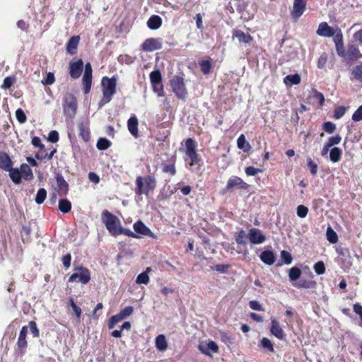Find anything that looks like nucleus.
Instances as JSON below:
<instances>
[{"mask_svg":"<svg viewBox=\"0 0 362 362\" xmlns=\"http://www.w3.org/2000/svg\"><path fill=\"white\" fill-rule=\"evenodd\" d=\"M101 220L107 230L112 236L117 237L119 235H125L134 238H139V235L134 233L131 230L123 228L121 226L120 220L107 210L103 211L101 214Z\"/></svg>","mask_w":362,"mask_h":362,"instance_id":"f257e3e1","label":"nucleus"},{"mask_svg":"<svg viewBox=\"0 0 362 362\" xmlns=\"http://www.w3.org/2000/svg\"><path fill=\"white\" fill-rule=\"evenodd\" d=\"M117 76H112L111 78L103 76L101 80V89L103 97L99 101L98 105L100 107L104 106L110 103L113 95L117 91Z\"/></svg>","mask_w":362,"mask_h":362,"instance_id":"f03ea898","label":"nucleus"},{"mask_svg":"<svg viewBox=\"0 0 362 362\" xmlns=\"http://www.w3.org/2000/svg\"><path fill=\"white\" fill-rule=\"evenodd\" d=\"M135 185L134 192L136 195L148 196L156 189L157 182L153 175L138 176L135 180Z\"/></svg>","mask_w":362,"mask_h":362,"instance_id":"7ed1b4c3","label":"nucleus"},{"mask_svg":"<svg viewBox=\"0 0 362 362\" xmlns=\"http://www.w3.org/2000/svg\"><path fill=\"white\" fill-rule=\"evenodd\" d=\"M74 272L69 277V282L80 283L82 285L88 284L91 279L90 270L83 265H76L74 264Z\"/></svg>","mask_w":362,"mask_h":362,"instance_id":"20e7f679","label":"nucleus"},{"mask_svg":"<svg viewBox=\"0 0 362 362\" xmlns=\"http://www.w3.org/2000/svg\"><path fill=\"white\" fill-rule=\"evenodd\" d=\"M170 86L177 98L184 101L186 100L188 93L183 77L177 75L174 76L170 80Z\"/></svg>","mask_w":362,"mask_h":362,"instance_id":"39448f33","label":"nucleus"},{"mask_svg":"<svg viewBox=\"0 0 362 362\" xmlns=\"http://www.w3.org/2000/svg\"><path fill=\"white\" fill-rule=\"evenodd\" d=\"M196 147V142L193 139L189 138L185 141L186 157L185 158V160H189V165L190 168L198 164L201 161V158L197 152Z\"/></svg>","mask_w":362,"mask_h":362,"instance_id":"423d86ee","label":"nucleus"},{"mask_svg":"<svg viewBox=\"0 0 362 362\" xmlns=\"http://www.w3.org/2000/svg\"><path fill=\"white\" fill-rule=\"evenodd\" d=\"M63 110L66 117L72 118L75 116L77 110V100L73 94L67 93L64 96Z\"/></svg>","mask_w":362,"mask_h":362,"instance_id":"0eeeda50","label":"nucleus"},{"mask_svg":"<svg viewBox=\"0 0 362 362\" xmlns=\"http://www.w3.org/2000/svg\"><path fill=\"white\" fill-rule=\"evenodd\" d=\"M249 187L250 185L244 182L240 177L238 176H232L228 179L224 191L232 192L235 189L247 190Z\"/></svg>","mask_w":362,"mask_h":362,"instance_id":"6e6552de","label":"nucleus"},{"mask_svg":"<svg viewBox=\"0 0 362 362\" xmlns=\"http://www.w3.org/2000/svg\"><path fill=\"white\" fill-rule=\"evenodd\" d=\"M307 0H293V8L291 11L292 18L296 21L306 9Z\"/></svg>","mask_w":362,"mask_h":362,"instance_id":"1a4fd4ad","label":"nucleus"},{"mask_svg":"<svg viewBox=\"0 0 362 362\" xmlns=\"http://www.w3.org/2000/svg\"><path fill=\"white\" fill-rule=\"evenodd\" d=\"M92 66L90 63L88 62L85 65L84 74L82 78V83L83 86V91L85 94H88L92 86Z\"/></svg>","mask_w":362,"mask_h":362,"instance_id":"9d476101","label":"nucleus"},{"mask_svg":"<svg viewBox=\"0 0 362 362\" xmlns=\"http://www.w3.org/2000/svg\"><path fill=\"white\" fill-rule=\"evenodd\" d=\"M163 47L161 40L159 38H148L141 45V49L144 52H153L160 49Z\"/></svg>","mask_w":362,"mask_h":362,"instance_id":"9b49d317","label":"nucleus"},{"mask_svg":"<svg viewBox=\"0 0 362 362\" xmlns=\"http://www.w3.org/2000/svg\"><path fill=\"white\" fill-rule=\"evenodd\" d=\"M27 334L28 327L26 326H23L20 331L16 344L18 349L21 355L25 354V349L28 346V341L26 339Z\"/></svg>","mask_w":362,"mask_h":362,"instance_id":"f8f14e48","label":"nucleus"},{"mask_svg":"<svg viewBox=\"0 0 362 362\" xmlns=\"http://www.w3.org/2000/svg\"><path fill=\"white\" fill-rule=\"evenodd\" d=\"M83 62L79 59L76 62L69 63V75L72 78H78L83 71Z\"/></svg>","mask_w":362,"mask_h":362,"instance_id":"ddd939ff","label":"nucleus"},{"mask_svg":"<svg viewBox=\"0 0 362 362\" xmlns=\"http://www.w3.org/2000/svg\"><path fill=\"white\" fill-rule=\"evenodd\" d=\"M247 238L252 244L258 245L263 243L266 240V236L258 228H252L249 230Z\"/></svg>","mask_w":362,"mask_h":362,"instance_id":"4468645a","label":"nucleus"},{"mask_svg":"<svg viewBox=\"0 0 362 362\" xmlns=\"http://www.w3.org/2000/svg\"><path fill=\"white\" fill-rule=\"evenodd\" d=\"M133 228L136 234L138 233L142 235L155 238L153 233L141 221L135 222L133 225Z\"/></svg>","mask_w":362,"mask_h":362,"instance_id":"2eb2a0df","label":"nucleus"},{"mask_svg":"<svg viewBox=\"0 0 362 362\" xmlns=\"http://www.w3.org/2000/svg\"><path fill=\"white\" fill-rule=\"evenodd\" d=\"M317 34L320 36L327 37L333 36L334 37L336 35L334 29L332 27L329 26L326 22H322L320 23L318 28L317 30Z\"/></svg>","mask_w":362,"mask_h":362,"instance_id":"dca6fc26","label":"nucleus"},{"mask_svg":"<svg viewBox=\"0 0 362 362\" xmlns=\"http://www.w3.org/2000/svg\"><path fill=\"white\" fill-rule=\"evenodd\" d=\"M334 41L335 43L336 51L339 56L344 58L346 52L344 44H343V35L341 31L339 30V32L335 35L334 37Z\"/></svg>","mask_w":362,"mask_h":362,"instance_id":"f3484780","label":"nucleus"},{"mask_svg":"<svg viewBox=\"0 0 362 362\" xmlns=\"http://www.w3.org/2000/svg\"><path fill=\"white\" fill-rule=\"evenodd\" d=\"M79 136L85 141L88 142L90 139V131L88 121H82L78 124Z\"/></svg>","mask_w":362,"mask_h":362,"instance_id":"a211bd4d","label":"nucleus"},{"mask_svg":"<svg viewBox=\"0 0 362 362\" xmlns=\"http://www.w3.org/2000/svg\"><path fill=\"white\" fill-rule=\"evenodd\" d=\"M56 181L58 187L59 195L61 197L66 196L68 194L69 189V184L61 174H57L56 175Z\"/></svg>","mask_w":362,"mask_h":362,"instance_id":"6ab92c4d","label":"nucleus"},{"mask_svg":"<svg viewBox=\"0 0 362 362\" xmlns=\"http://www.w3.org/2000/svg\"><path fill=\"white\" fill-rule=\"evenodd\" d=\"M362 57L358 48L354 45H349L347 47L344 59L349 61L357 60Z\"/></svg>","mask_w":362,"mask_h":362,"instance_id":"aec40b11","label":"nucleus"},{"mask_svg":"<svg viewBox=\"0 0 362 362\" xmlns=\"http://www.w3.org/2000/svg\"><path fill=\"white\" fill-rule=\"evenodd\" d=\"M270 332L272 334L275 336L279 339H283L285 337V333L282 329L279 322L275 319H272L271 321Z\"/></svg>","mask_w":362,"mask_h":362,"instance_id":"412c9836","label":"nucleus"},{"mask_svg":"<svg viewBox=\"0 0 362 362\" xmlns=\"http://www.w3.org/2000/svg\"><path fill=\"white\" fill-rule=\"evenodd\" d=\"M80 36L74 35L72 36L66 45V52L71 55H74L76 53L77 47L79 44Z\"/></svg>","mask_w":362,"mask_h":362,"instance_id":"4be33fe9","label":"nucleus"},{"mask_svg":"<svg viewBox=\"0 0 362 362\" xmlns=\"http://www.w3.org/2000/svg\"><path fill=\"white\" fill-rule=\"evenodd\" d=\"M233 37H236L239 42L250 44L253 40V37L249 33H245L241 30H235L233 32Z\"/></svg>","mask_w":362,"mask_h":362,"instance_id":"5701e85b","label":"nucleus"},{"mask_svg":"<svg viewBox=\"0 0 362 362\" xmlns=\"http://www.w3.org/2000/svg\"><path fill=\"white\" fill-rule=\"evenodd\" d=\"M138 125L139 122L136 116H132L127 121L128 130L135 138L139 136Z\"/></svg>","mask_w":362,"mask_h":362,"instance_id":"b1692460","label":"nucleus"},{"mask_svg":"<svg viewBox=\"0 0 362 362\" xmlns=\"http://www.w3.org/2000/svg\"><path fill=\"white\" fill-rule=\"evenodd\" d=\"M13 166V162L10 156L5 152L0 151V168L6 170Z\"/></svg>","mask_w":362,"mask_h":362,"instance_id":"393cba45","label":"nucleus"},{"mask_svg":"<svg viewBox=\"0 0 362 362\" xmlns=\"http://www.w3.org/2000/svg\"><path fill=\"white\" fill-rule=\"evenodd\" d=\"M259 258L262 262L269 266L274 264L276 260L274 253L271 250L263 251L260 254Z\"/></svg>","mask_w":362,"mask_h":362,"instance_id":"a878e982","label":"nucleus"},{"mask_svg":"<svg viewBox=\"0 0 362 362\" xmlns=\"http://www.w3.org/2000/svg\"><path fill=\"white\" fill-rule=\"evenodd\" d=\"M162 18L158 15L151 16L148 21L147 26L151 30H157L162 25Z\"/></svg>","mask_w":362,"mask_h":362,"instance_id":"bb28decb","label":"nucleus"},{"mask_svg":"<svg viewBox=\"0 0 362 362\" xmlns=\"http://www.w3.org/2000/svg\"><path fill=\"white\" fill-rule=\"evenodd\" d=\"M19 172H21V175L22 178L25 180H31L33 179V173L31 168L28 165L25 163H23L20 166Z\"/></svg>","mask_w":362,"mask_h":362,"instance_id":"cd10ccee","label":"nucleus"},{"mask_svg":"<svg viewBox=\"0 0 362 362\" xmlns=\"http://www.w3.org/2000/svg\"><path fill=\"white\" fill-rule=\"evenodd\" d=\"M212 61L211 57H208L207 59L199 62L200 70L204 74L208 75L211 72Z\"/></svg>","mask_w":362,"mask_h":362,"instance_id":"c85d7f7f","label":"nucleus"},{"mask_svg":"<svg viewBox=\"0 0 362 362\" xmlns=\"http://www.w3.org/2000/svg\"><path fill=\"white\" fill-rule=\"evenodd\" d=\"M6 171L9 172L10 178L16 185H19L21 182L22 177L18 168H13L12 166L10 170Z\"/></svg>","mask_w":362,"mask_h":362,"instance_id":"c756f323","label":"nucleus"},{"mask_svg":"<svg viewBox=\"0 0 362 362\" xmlns=\"http://www.w3.org/2000/svg\"><path fill=\"white\" fill-rule=\"evenodd\" d=\"M156 347L158 350L163 351L168 348V343L165 335L159 334L156 338Z\"/></svg>","mask_w":362,"mask_h":362,"instance_id":"7c9ffc66","label":"nucleus"},{"mask_svg":"<svg viewBox=\"0 0 362 362\" xmlns=\"http://www.w3.org/2000/svg\"><path fill=\"white\" fill-rule=\"evenodd\" d=\"M237 146L238 148L243 150L244 152H249L251 149V145L246 141L244 134L240 135L237 140Z\"/></svg>","mask_w":362,"mask_h":362,"instance_id":"2f4dec72","label":"nucleus"},{"mask_svg":"<svg viewBox=\"0 0 362 362\" xmlns=\"http://www.w3.org/2000/svg\"><path fill=\"white\" fill-rule=\"evenodd\" d=\"M151 272V267H147L145 272L139 274L136 279V282L139 284H148L149 282L148 273Z\"/></svg>","mask_w":362,"mask_h":362,"instance_id":"473e14b6","label":"nucleus"},{"mask_svg":"<svg viewBox=\"0 0 362 362\" xmlns=\"http://www.w3.org/2000/svg\"><path fill=\"white\" fill-rule=\"evenodd\" d=\"M59 209L63 214H67L71 210V203L67 199H61L59 201Z\"/></svg>","mask_w":362,"mask_h":362,"instance_id":"72a5a7b5","label":"nucleus"},{"mask_svg":"<svg viewBox=\"0 0 362 362\" xmlns=\"http://www.w3.org/2000/svg\"><path fill=\"white\" fill-rule=\"evenodd\" d=\"M284 82L286 85H298L300 83V76L298 74H290L284 78Z\"/></svg>","mask_w":362,"mask_h":362,"instance_id":"f704fd0d","label":"nucleus"},{"mask_svg":"<svg viewBox=\"0 0 362 362\" xmlns=\"http://www.w3.org/2000/svg\"><path fill=\"white\" fill-rule=\"evenodd\" d=\"M342 151L338 147H334L329 153V158L333 163H337L341 160Z\"/></svg>","mask_w":362,"mask_h":362,"instance_id":"c9c22d12","label":"nucleus"},{"mask_svg":"<svg viewBox=\"0 0 362 362\" xmlns=\"http://www.w3.org/2000/svg\"><path fill=\"white\" fill-rule=\"evenodd\" d=\"M302 274L301 269L297 267H291L288 271V277L291 281L298 280Z\"/></svg>","mask_w":362,"mask_h":362,"instance_id":"e433bc0d","label":"nucleus"},{"mask_svg":"<svg viewBox=\"0 0 362 362\" xmlns=\"http://www.w3.org/2000/svg\"><path fill=\"white\" fill-rule=\"evenodd\" d=\"M351 75L356 81L362 83V63L353 69Z\"/></svg>","mask_w":362,"mask_h":362,"instance_id":"4c0bfd02","label":"nucleus"},{"mask_svg":"<svg viewBox=\"0 0 362 362\" xmlns=\"http://www.w3.org/2000/svg\"><path fill=\"white\" fill-rule=\"evenodd\" d=\"M316 282L315 281H309L305 279H300L296 286L298 288H315Z\"/></svg>","mask_w":362,"mask_h":362,"instance_id":"58836bf2","label":"nucleus"},{"mask_svg":"<svg viewBox=\"0 0 362 362\" xmlns=\"http://www.w3.org/2000/svg\"><path fill=\"white\" fill-rule=\"evenodd\" d=\"M112 143L106 138H100L96 144V147L98 150L103 151L107 149Z\"/></svg>","mask_w":362,"mask_h":362,"instance_id":"ea45409f","label":"nucleus"},{"mask_svg":"<svg viewBox=\"0 0 362 362\" xmlns=\"http://www.w3.org/2000/svg\"><path fill=\"white\" fill-rule=\"evenodd\" d=\"M247 237L245 231L243 229H240L235 235V239L238 245H246V238Z\"/></svg>","mask_w":362,"mask_h":362,"instance_id":"a19ab883","label":"nucleus"},{"mask_svg":"<svg viewBox=\"0 0 362 362\" xmlns=\"http://www.w3.org/2000/svg\"><path fill=\"white\" fill-rule=\"evenodd\" d=\"M46 197H47L46 189L44 188H40L38 189L37 194L35 196V202L37 204H41L45 202Z\"/></svg>","mask_w":362,"mask_h":362,"instance_id":"79ce46f5","label":"nucleus"},{"mask_svg":"<svg viewBox=\"0 0 362 362\" xmlns=\"http://www.w3.org/2000/svg\"><path fill=\"white\" fill-rule=\"evenodd\" d=\"M149 76L151 84L162 83V76L159 70L153 71Z\"/></svg>","mask_w":362,"mask_h":362,"instance_id":"37998d69","label":"nucleus"},{"mask_svg":"<svg viewBox=\"0 0 362 362\" xmlns=\"http://www.w3.org/2000/svg\"><path fill=\"white\" fill-rule=\"evenodd\" d=\"M326 234L327 239L330 243L334 244L338 241L337 234L332 228H327Z\"/></svg>","mask_w":362,"mask_h":362,"instance_id":"c03bdc74","label":"nucleus"},{"mask_svg":"<svg viewBox=\"0 0 362 362\" xmlns=\"http://www.w3.org/2000/svg\"><path fill=\"white\" fill-rule=\"evenodd\" d=\"M260 346L262 348L267 349L269 351L272 353L274 352V349L272 342L271 341L270 339H269L267 337H263L262 339L260 341Z\"/></svg>","mask_w":362,"mask_h":362,"instance_id":"a18cd8bd","label":"nucleus"},{"mask_svg":"<svg viewBox=\"0 0 362 362\" xmlns=\"http://www.w3.org/2000/svg\"><path fill=\"white\" fill-rule=\"evenodd\" d=\"M16 76H8L4 79L3 84L1 85V88L4 89L10 88L12 85L16 82Z\"/></svg>","mask_w":362,"mask_h":362,"instance_id":"49530a36","label":"nucleus"},{"mask_svg":"<svg viewBox=\"0 0 362 362\" xmlns=\"http://www.w3.org/2000/svg\"><path fill=\"white\" fill-rule=\"evenodd\" d=\"M123 319H124L123 317L121 316L119 313L112 316L109 320L108 328L110 329H113L115 327V325L118 322L122 321Z\"/></svg>","mask_w":362,"mask_h":362,"instance_id":"de8ad7c7","label":"nucleus"},{"mask_svg":"<svg viewBox=\"0 0 362 362\" xmlns=\"http://www.w3.org/2000/svg\"><path fill=\"white\" fill-rule=\"evenodd\" d=\"M341 137L339 134H337L335 136L329 137L327 142H326V146L327 147H332L334 145H337L341 142Z\"/></svg>","mask_w":362,"mask_h":362,"instance_id":"09e8293b","label":"nucleus"},{"mask_svg":"<svg viewBox=\"0 0 362 362\" xmlns=\"http://www.w3.org/2000/svg\"><path fill=\"white\" fill-rule=\"evenodd\" d=\"M162 171L164 173H169L171 175H175L176 174V168L175 165V160L171 164H166L163 166Z\"/></svg>","mask_w":362,"mask_h":362,"instance_id":"8fccbe9b","label":"nucleus"},{"mask_svg":"<svg viewBox=\"0 0 362 362\" xmlns=\"http://www.w3.org/2000/svg\"><path fill=\"white\" fill-rule=\"evenodd\" d=\"M281 259L285 264H290L292 262L293 258L291 253L286 250L281 252Z\"/></svg>","mask_w":362,"mask_h":362,"instance_id":"3c124183","label":"nucleus"},{"mask_svg":"<svg viewBox=\"0 0 362 362\" xmlns=\"http://www.w3.org/2000/svg\"><path fill=\"white\" fill-rule=\"evenodd\" d=\"M313 269L315 272L318 275L325 274L326 269L325 263L322 261H319L315 263L314 264Z\"/></svg>","mask_w":362,"mask_h":362,"instance_id":"603ef678","label":"nucleus"},{"mask_svg":"<svg viewBox=\"0 0 362 362\" xmlns=\"http://www.w3.org/2000/svg\"><path fill=\"white\" fill-rule=\"evenodd\" d=\"M307 166L313 175H315L317 173V164L315 163L311 158L307 159Z\"/></svg>","mask_w":362,"mask_h":362,"instance_id":"864d4df0","label":"nucleus"},{"mask_svg":"<svg viewBox=\"0 0 362 362\" xmlns=\"http://www.w3.org/2000/svg\"><path fill=\"white\" fill-rule=\"evenodd\" d=\"M322 129L328 134H332L336 129V125L332 122H325L323 124Z\"/></svg>","mask_w":362,"mask_h":362,"instance_id":"5fc2aeb1","label":"nucleus"},{"mask_svg":"<svg viewBox=\"0 0 362 362\" xmlns=\"http://www.w3.org/2000/svg\"><path fill=\"white\" fill-rule=\"evenodd\" d=\"M16 119L18 121V122L21 124L25 123L27 120V117H26L25 112L21 108H18L16 110Z\"/></svg>","mask_w":362,"mask_h":362,"instance_id":"6e6d98bb","label":"nucleus"},{"mask_svg":"<svg viewBox=\"0 0 362 362\" xmlns=\"http://www.w3.org/2000/svg\"><path fill=\"white\" fill-rule=\"evenodd\" d=\"M153 90L157 93L158 96L163 97L164 96V90H163V85L162 83H154L151 84Z\"/></svg>","mask_w":362,"mask_h":362,"instance_id":"4d7b16f0","label":"nucleus"},{"mask_svg":"<svg viewBox=\"0 0 362 362\" xmlns=\"http://www.w3.org/2000/svg\"><path fill=\"white\" fill-rule=\"evenodd\" d=\"M328 56L327 54L324 52L322 53L317 61V67L319 69H324L327 62Z\"/></svg>","mask_w":362,"mask_h":362,"instance_id":"13d9d810","label":"nucleus"},{"mask_svg":"<svg viewBox=\"0 0 362 362\" xmlns=\"http://www.w3.org/2000/svg\"><path fill=\"white\" fill-rule=\"evenodd\" d=\"M230 268V264H216L212 267V269L218 272L226 274L228 272V269Z\"/></svg>","mask_w":362,"mask_h":362,"instance_id":"bf43d9fd","label":"nucleus"},{"mask_svg":"<svg viewBox=\"0 0 362 362\" xmlns=\"http://www.w3.org/2000/svg\"><path fill=\"white\" fill-rule=\"evenodd\" d=\"M346 110V107L344 106H339L336 107L334 111V117L335 119H340L344 115Z\"/></svg>","mask_w":362,"mask_h":362,"instance_id":"052dcab7","label":"nucleus"},{"mask_svg":"<svg viewBox=\"0 0 362 362\" xmlns=\"http://www.w3.org/2000/svg\"><path fill=\"white\" fill-rule=\"evenodd\" d=\"M245 171L246 175L248 176H254L262 172L261 169L255 168L253 166L246 167Z\"/></svg>","mask_w":362,"mask_h":362,"instance_id":"680f3d73","label":"nucleus"},{"mask_svg":"<svg viewBox=\"0 0 362 362\" xmlns=\"http://www.w3.org/2000/svg\"><path fill=\"white\" fill-rule=\"evenodd\" d=\"M55 81V77L53 73L49 72L47 74L46 78L42 80V83L44 85H52Z\"/></svg>","mask_w":362,"mask_h":362,"instance_id":"e2e57ef3","label":"nucleus"},{"mask_svg":"<svg viewBox=\"0 0 362 362\" xmlns=\"http://www.w3.org/2000/svg\"><path fill=\"white\" fill-rule=\"evenodd\" d=\"M308 213V208L304 205H299L297 207V215L300 218H305Z\"/></svg>","mask_w":362,"mask_h":362,"instance_id":"0e129e2a","label":"nucleus"},{"mask_svg":"<svg viewBox=\"0 0 362 362\" xmlns=\"http://www.w3.org/2000/svg\"><path fill=\"white\" fill-rule=\"evenodd\" d=\"M61 260L65 269L69 268L71 262V255L70 253H67L62 257Z\"/></svg>","mask_w":362,"mask_h":362,"instance_id":"69168bd1","label":"nucleus"},{"mask_svg":"<svg viewBox=\"0 0 362 362\" xmlns=\"http://www.w3.org/2000/svg\"><path fill=\"white\" fill-rule=\"evenodd\" d=\"M134 312V308L132 306H127L122 309L119 314L123 317L124 319L125 317H127L130 316Z\"/></svg>","mask_w":362,"mask_h":362,"instance_id":"338daca9","label":"nucleus"},{"mask_svg":"<svg viewBox=\"0 0 362 362\" xmlns=\"http://www.w3.org/2000/svg\"><path fill=\"white\" fill-rule=\"evenodd\" d=\"M352 119L359 122L362 119V105L352 115Z\"/></svg>","mask_w":362,"mask_h":362,"instance_id":"774afa93","label":"nucleus"}]
</instances>
